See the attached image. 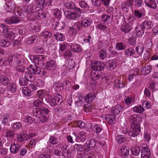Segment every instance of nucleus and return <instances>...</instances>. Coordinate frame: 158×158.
Instances as JSON below:
<instances>
[{"mask_svg":"<svg viewBox=\"0 0 158 158\" xmlns=\"http://www.w3.org/2000/svg\"><path fill=\"white\" fill-rule=\"evenodd\" d=\"M116 47L119 50H123L126 48V46L123 43H118L117 44Z\"/></svg>","mask_w":158,"mask_h":158,"instance_id":"60","label":"nucleus"},{"mask_svg":"<svg viewBox=\"0 0 158 158\" xmlns=\"http://www.w3.org/2000/svg\"><path fill=\"white\" fill-rule=\"evenodd\" d=\"M123 109V107L120 105L117 104L111 109V111L113 114L117 115L122 112Z\"/></svg>","mask_w":158,"mask_h":158,"instance_id":"11","label":"nucleus"},{"mask_svg":"<svg viewBox=\"0 0 158 158\" xmlns=\"http://www.w3.org/2000/svg\"><path fill=\"white\" fill-rule=\"evenodd\" d=\"M79 4L82 8L88 9L89 8L87 3L85 1H81L79 2Z\"/></svg>","mask_w":158,"mask_h":158,"instance_id":"61","label":"nucleus"},{"mask_svg":"<svg viewBox=\"0 0 158 158\" xmlns=\"http://www.w3.org/2000/svg\"><path fill=\"white\" fill-rule=\"evenodd\" d=\"M144 2L145 5L150 8L155 9L157 8V6L154 0H145Z\"/></svg>","mask_w":158,"mask_h":158,"instance_id":"16","label":"nucleus"},{"mask_svg":"<svg viewBox=\"0 0 158 158\" xmlns=\"http://www.w3.org/2000/svg\"><path fill=\"white\" fill-rule=\"evenodd\" d=\"M105 66L107 69L112 71L116 67V62L114 60H109L106 62Z\"/></svg>","mask_w":158,"mask_h":158,"instance_id":"10","label":"nucleus"},{"mask_svg":"<svg viewBox=\"0 0 158 158\" xmlns=\"http://www.w3.org/2000/svg\"><path fill=\"white\" fill-rule=\"evenodd\" d=\"M33 115L37 118H39L43 114L41 109L40 108H36L33 111Z\"/></svg>","mask_w":158,"mask_h":158,"instance_id":"28","label":"nucleus"},{"mask_svg":"<svg viewBox=\"0 0 158 158\" xmlns=\"http://www.w3.org/2000/svg\"><path fill=\"white\" fill-rule=\"evenodd\" d=\"M28 69L29 72L36 75L39 74L41 72L40 68L35 64L29 65Z\"/></svg>","mask_w":158,"mask_h":158,"instance_id":"8","label":"nucleus"},{"mask_svg":"<svg viewBox=\"0 0 158 158\" xmlns=\"http://www.w3.org/2000/svg\"><path fill=\"white\" fill-rule=\"evenodd\" d=\"M34 10L33 9V5L31 4L29 5L27 7L26 10V11L28 12V13L29 14H32V15H35V13L34 12H32V11Z\"/></svg>","mask_w":158,"mask_h":158,"instance_id":"51","label":"nucleus"},{"mask_svg":"<svg viewBox=\"0 0 158 158\" xmlns=\"http://www.w3.org/2000/svg\"><path fill=\"white\" fill-rule=\"evenodd\" d=\"M135 54V52L134 49L132 48H130L126 50L125 52V54L128 56H131Z\"/></svg>","mask_w":158,"mask_h":158,"instance_id":"33","label":"nucleus"},{"mask_svg":"<svg viewBox=\"0 0 158 158\" xmlns=\"http://www.w3.org/2000/svg\"><path fill=\"white\" fill-rule=\"evenodd\" d=\"M6 35H7V37L9 38L10 40H13L16 34L13 32L10 31L8 30V32H7Z\"/></svg>","mask_w":158,"mask_h":158,"instance_id":"53","label":"nucleus"},{"mask_svg":"<svg viewBox=\"0 0 158 158\" xmlns=\"http://www.w3.org/2000/svg\"><path fill=\"white\" fill-rule=\"evenodd\" d=\"M55 38H56V39L57 40L59 41H63L64 40V36L61 33H57L54 35Z\"/></svg>","mask_w":158,"mask_h":158,"instance_id":"58","label":"nucleus"},{"mask_svg":"<svg viewBox=\"0 0 158 158\" xmlns=\"http://www.w3.org/2000/svg\"><path fill=\"white\" fill-rule=\"evenodd\" d=\"M73 55L71 50H66L63 53V56L65 59H68L72 57Z\"/></svg>","mask_w":158,"mask_h":158,"instance_id":"42","label":"nucleus"},{"mask_svg":"<svg viewBox=\"0 0 158 158\" xmlns=\"http://www.w3.org/2000/svg\"><path fill=\"white\" fill-rule=\"evenodd\" d=\"M44 104L42 100L37 99L35 100L33 103V105L37 107L41 108Z\"/></svg>","mask_w":158,"mask_h":158,"instance_id":"45","label":"nucleus"},{"mask_svg":"<svg viewBox=\"0 0 158 158\" xmlns=\"http://www.w3.org/2000/svg\"><path fill=\"white\" fill-rule=\"evenodd\" d=\"M137 127H136L134 129L131 128V130L128 132H127L126 134H127V135L133 137L137 136L139 134V132L141 130L140 127H139V130H138Z\"/></svg>","mask_w":158,"mask_h":158,"instance_id":"13","label":"nucleus"},{"mask_svg":"<svg viewBox=\"0 0 158 158\" xmlns=\"http://www.w3.org/2000/svg\"><path fill=\"white\" fill-rule=\"evenodd\" d=\"M128 120L131 123V128L134 129L137 127L138 130H139L140 127V123L141 121V118L136 114L130 115L128 118Z\"/></svg>","mask_w":158,"mask_h":158,"instance_id":"1","label":"nucleus"},{"mask_svg":"<svg viewBox=\"0 0 158 158\" xmlns=\"http://www.w3.org/2000/svg\"><path fill=\"white\" fill-rule=\"evenodd\" d=\"M35 13V19H37L38 17L41 18H45L46 17V14L42 9H40L37 10Z\"/></svg>","mask_w":158,"mask_h":158,"instance_id":"15","label":"nucleus"},{"mask_svg":"<svg viewBox=\"0 0 158 158\" xmlns=\"http://www.w3.org/2000/svg\"><path fill=\"white\" fill-rule=\"evenodd\" d=\"M95 98L94 94L91 93L87 94L84 97V99L87 102H91L94 100Z\"/></svg>","mask_w":158,"mask_h":158,"instance_id":"18","label":"nucleus"},{"mask_svg":"<svg viewBox=\"0 0 158 158\" xmlns=\"http://www.w3.org/2000/svg\"><path fill=\"white\" fill-rule=\"evenodd\" d=\"M43 41L44 43L47 45H51L53 44V41L51 38H44Z\"/></svg>","mask_w":158,"mask_h":158,"instance_id":"63","label":"nucleus"},{"mask_svg":"<svg viewBox=\"0 0 158 158\" xmlns=\"http://www.w3.org/2000/svg\"><path fill=\"white\" fill-rule=\"evenodd\" d=\"M152 23L148 20H145L142 24L144 29H148L152 28L153 27Z\"/></svg>","mask_w":158,"mask_h":158,"instance_id":"26","label":"nucleus"},{"mask_svg":"<svg viewBox=\"0 0 158 158\" xmlns=\"http://www.w3.org/2000/svg\"><path fill=\"white\" fill-rule=\"evenodd\" d=\"M64 85V84L63 83H54L53 86L54 89L57 92H59L63 90Z\"/></svg>","mask_w":158,"mask_h":158,"instance_id":"30","label":"nucleus"},{"mask_svg":"<svg viewBox=\"0 0 158 158\" xmlns=\"http://www.w3.org/2000/svg\"><path fill=\"white\" fill-rule=\"evenodd\" d=\"M114 85L117 88H123L124 86V84L123 82L117 79L115 81Z\"/></svg>","mask_w":158,"mask_h":158,"instance_id":"40","label":"nucleus"},{"mask_svg":"<svg viewBox=\"0 0 158 158\" xmlns=\"http://www.w3.org/2000/svg\"><path fill=\"white\" fill-rule=\"evenodd\" d=\"M8 26L7 25L1 24L0 25V34L4 33V35H6V33L8 30Z\"/></svg>","mask_w":158,"mask_h":158,"instance_id":"32","label":"nucleus"},{"mask_svg":"<svg viewBox=\"0 0 158 158\" xmlns=\"http://www.w3.org/2000/svg\"><path fill=\"white\" fill-rule=\"evenodd\" d=\"M7 89L8 90L11 91L13 93H14L16 91V86L14 84H10L8 85Z\"/></svg>","mask_w":158,"mask_h":158,"instance_id":"57","label":"nucleus"},{"mask_svg":"<svg viewBox=\"0 0 158 158\" xmlns=\"http://www.w3.org/2000/svg\"><path fill=\"white\" fill-rule=\"evenodd\" d=\"M22 92L23 94L26 96H30L31 95V91L28 88L26 87L23 88Z\"/></svg>","mask_w":158,"mask_h":158,"instance_id":"52","label":"nucleus"},{"mask_svg":"<svg viewBox=\"0 0 158 158\" xmlns=\"http://www.w3.org/2000/svg\"><path fill=\"white\" fill-rule=\"evenodd\" d=\"M68 146L66 145L65 144L63 145L62 147V152L61 153V156H64V157H66V156L69 157L70 156L69 153V150L68 148Z\"/></svg>","mask_w":158,"mask_h":158,"instance_id":"24","label":"nucleus"},{"mask_svg":"<svg viewBox=\"0 0 158 158\" xmlns=\"http://www.w3.org/2000/svg\"><path fill=\"white\" fill-rule=\"evenodd\" d=\"M133 3V0H127L125 3H123L122 5L123 10L125 11H127L128 9L131 8Z\"/></svg>","mask_w":158,"mask_h":158,"instance_id":"14","label":"nucleus"},{"mask_svg":"<svg viewBox=\"0 0 158 158\" xmlns=\"http://www.w3.org/2000/svg\"><path fill=\"white\" fill-rule=\"evenodd\" d=\"M134 14L135 16L139 18H140L144 16V15L143 13H141L139 10H135Z\"/></svg>","mask_w":158,"mask_h":158,"instance_id":"62","label":"nucleus"},{"mask_svg":"<svg viewBox=\"0 0 158 158\" xmlns=\"http://www.w3.org/2000/svg\"><path fill=\"white\" fill-rule=\"evenodd\" d=\"M133 111L136 113H142L144 111L145 109L141 106H135L133 108Z\"/></svg>","mask_w":158,"mask_h":158,"instance_id":"36","label":"nucleus"},{"mask_svg":"<svg viewBox=\"0 0 158 158\" xmlns=\"http://www.w3.org/2000/svg\"><path fill=\"white\" fill-rule=\"evenodd\" d=\"M134 2V5L136 7L139 8L143 5V1L142 0H135Z\"/></svg>","mask_w":158,"mask_h":158,"instance_id":"50","label":"nucleus"},{"mask_svg":"<svg viewBox=\"0 0 158 158\" xmlns=\"http://www.w3.org/2000/svg\"><path fill=\"white\" fill-rule=\"evenodd\" d=\"M38 40V38L36 35L30 37L28 38L26 42L27 44H31L33 43H36Z\"/></svg>","mask_w":158,"mask_h":158,"instance_id":"29","label":"nucleus"},{"mask_svg":"<svg viewBox=\"0 0 158 158\" xmlns=\"http://www.w3.org/2000/svg\"><path fill=\"white\" fill-rule=\"evenodd\" d=\"M21 149L20 146L18 144H12L10 146V151L13 153H18Z\"/></svg>","mask_w":158,"mask_h":158,"instance_id":"20","label":"nucleus"},{"mask_svg":"<svg viewBox=\"0 0 158 158\" xmlns=\"http://www.w3.org/2000/svg\"><path fill=\"white\" fill-rule=\"evenodd\" d=\"M53 0H35L37 4L40 7L43 8L47 6H51Z\"/></svg>","mask_w":158,"mask_h":158,"instance_id":"5","label":"nucleus"},{"mask_svg":"<svg viewBox=\"0 0 158 158\" xmlns=\"http://www.w3.org/2000/svg\"><path fill=\"white\" fill-rule=\"evenodd\" d=\"M65 6L68 9H75L77 7H76L75 5L73 2L68 1L65 2Z\"/></svg>","mask_w":158,"mask_h":158,"instance_id":"35","label":"nucleus"},{"mask_svg":"<svg viewBox=\"0 0 158 158\" xmlns=\"http://www.w3.org/2000/svg\"><path fill=\"white\" fill-rule=\"evenodd\" d=\"M85 144L90 151L95 146L96 142L94 139H91L90 140H87Z\"/></svg>","mask_w":158,"mask_h":158,"instance_id":"19","label":"nucleus"},{"mask_svg":"<svg viewBox=\"0 0 158 158\" xmlns=\"http://www.w3.org/2000/svg\"><path fill=\"white\" fill-rule=\"evenodd\" d=\"M129 148L127 147L123 146L121 148L122 155L124 156H127L129 155Z\"/></svg>","mask_w":158,"mask_h":158,"instance_id":"38","label":"nucleus"},{"mask_svg":"<svg viewBox=\"0 0 158 158\" xmlns=\"http://www.w3.org/2000/svg\"><path fill=\"white\" fill-rule=\"evenodd\" d=\"M54 98L57 105H60L62 102V96L58 93L55 94Z\"/></svg>","mask_w":158,"mask_h":158,"instance_id":"31","label":"nucleus"},{"mask_svg":"<svg viewBox=\"0 0 158 158\" xmlns=\"http://www.w3.org/2000/svg\"><path fill=\"white\" fill-rule=\"evenodd\" d=\"M134 19L131 17L129 16L127 19H125V22L126 24L131 27L133 24V23L134 21Z\"/></svg>","mask_w":158,"mask_h":158,"instance_id":"54","label":"nucleus"},{"mask_svg":"<svg viewBox=\"0 0 158 158\" xmlns=\"http://www.w3.org/2000/svg\"><path fill=\"white\" fill-rule=\"evenodd\" d=\"M99 57L101 59L104 60L106 57V51L104 50H102L100 52Z\"/></svg>","mask_w":158,"mask_h":158,"instance_id":"64","label":"nucleus"},{"mask_svg":"<svg viewBox=\"0 0 158 158\" xmlns=\"http://www.w3.org/2000/svg\"><path fill=\"white\" fill-rule=\"evenodd\" d=\"M52 34V33L48 31H44L42 32L40 35L41 36H43L44 38H51Z\"/></svg>","mask_w":158,"mask_h":158,"instance_id":"41","label":"nucleus"},{"mask_svg":"<svg viewBox=\"0 0 158 158\" xmlns=\"http://www.w3.org/2000/svg\"><path fill=\"white\" fill-rule=\"evenodd\" d=\"M144 47L142 44H139L135 48L136 52L137 54L140 55L143 52Z\"/></svg>","mask_w":158,"mask_h":158,"instance_id":"46","label":"nucleus"},{"mask_svg":"<svg viewBox=\"0 0 158 158\" xmlns=\"http://www.w3.org/2000/svg\"><path fill=\"white\" fill-rule=\"evenodd\" d=\"M55 26L54 29L56 30H60L64 29L65 27V23L62 21H58L55 22Z\"/></svg>","mask_w":158,"mask_h":158,"instance_id":"22","label":"nucleus"},{"mask_svg":"<svg viewBox=\"0 0 158 158\" xmlns=\"http://www.w3.org/2000/svg\"><path fill=\"white\" fill-rule=\"evenodd\" d=\"M37 96L39 98L43 100L45 97V94L44 90H39L37 91Z\"/></svg>","mask_w":158,"mask_h":158,"instance_id":"43","label":"nucleus"},{"mask_svg":"<svg viewBox=\"0 0 158 158\" xmlns=\"http://www.w3.org/2000/svg\"><path fill=\"white\" fill-rule=\"evenodd\" d=\"M22 76H24L23 77L30 81H33L34 80V77H33V74L29 72H24Z\"/></svg>","mask_w":158,"mask_h":158,"instance_id":"21","label":"nucleus"},{"mask_svg":"<svg viewBox=\"0 0 158 158\" xmlns=\"http://www.w3.org/2000/svg\"><path fill=\"white\" fill-rule=\"evenodd\" d=\"M40 108L41 109V110L42 111H44V114H47L49 113L51 109L50 108L44 104L41 108Z\"/></svg>","mask_w":158,"mask_h":158,"instance_id":"47","label":"nucleus"},{"mask_svg":"<svg viewBox=\"0 0 158 158\" xmlns=\"http://www.w3.org/2000/svg\"><path fill=\"white\" fill-rule=\"evenodd\" d=\"M144 29L142 25H138L135 29V31L137 35L139 37H141L143 35Z\"/></svg>","mask_w":158,"mask_h":158,"instance_id":"25","label":"nucleus"},{"mask_svg":"<svg viewBox=\"0 0 158 158\" xmlns=\"http://www.w3.org/2000/svg\"><path fill=\"white\" fill-rule=\"evenodd\" d=\"M6 23L8 24H15L20 22V20L16 17L13 16L7 18L5 20Z\"/></svg>","mask_w":158,"mask_h":158,"instance_id":"12","label":"nucleus"},{"mask_svg":"<svg viewBox=\"0 0 158 158\" xmlns=\"http://www.w3.org/2000/svg\"><path fill=\"white\" fill-rule=\"evenodd\" d=\"M28 80L23 77H21L19 79V84L21 86H25L28 85Z\"/></svg>","mask_w":158,"mask_h":158,"instance_id":"49","label":"nucleus"},{"mask_svg":"<svg viewBox=\"0 0 158 158\" xmlns=\"http://www.w3.org/2000/svg\"><path fill=\"white\" fill-rule=\"evenodd\" d=\"M70 49L73 52H81L82 49L80 45L78 44H73L70 46Z\"/></svg>","mask_w":158,"mask_h":158,"instance_id":"23","label":"nucleus"},{"mask_svg":"<svg viewBox=\"0 0 158 158\" xmlns=\"http://www.w3.org/2000/svg\"><path fill=\"white\" fill-rule=\"evenodd\" d=\"M152 70L151 65H146L142 68L141 73L142 75H146L149 74L151 72Z\"/></svg>","mask_w":158,"mask_h":158,"instance_id":"17","label":"nucleus"},{"mask_svg":"<svg viewBox=\"0 0 158 158\" xmlns=\"http://www.w3.org/2000/svg\"><path fill=\"white\" fill-rule=\"evenodd\" d=\"M91 24V21L88 19H84L82 21L81 23L83 27H87L90 26Z\"/></svg>","mask_w":158,"mask_h":158,"instance_id":"48","label":"nucleus"},{"mask_svg":"<svg viewBox=\"0 0 158 158\" xmlns=\"http://www.w3.org/2000/svg\"><path fill=\"white\" fill-rule=\"evenodd\" d=\"M86 132L84 131H81L80 132L79 135L77 137L81 141L84 142L86 140Z\"/></svg>","mask_w":158,"mask_h":158,"instance_id":"39","label":"nucleus"},{"mask_svg":"<svg viewBox=\"0 0 158 158\" xmlns=\"http://www.w3.org/2000/svg\"><path fill=\"white\" fill-rule=\"evenodd\" d=\"M111 17L112 18L113 17V15L112 14H110V15H103L102 16V21L104 22H106L107 21L110 20Z\"/></svg>","mask_w":158,"mask_h":158,"instance_id":"56","label":"nucleus"},{"mask_svg":"<svg viewBox=\"0 0 158 158\" xmlns=\"http://www.w3.org/2000/svg\"><path fill=\"white\" fill-rule=\"evenodd\" d=\"M132 154L135 156H137L140 152V148L139 146H132L131 149Z\"/></svg>","mask_w":158,"mask_h":158,"instance_id":"27","label":"nucleus"},{"mask_svg":"<svg viewBox=\"0 0 158 158\" xmlns=\"http://www.w3.org/2000/svg\"><path fill=\"white\" fill-rule=\"evenodd\" d=\"M10 44V41L6 38L2 39L0 40V45L2 47H8Z\"/></svg>","mask_w":158,"mask_h":158,"instance_id":"34","label":"nucleus"},{"mask_svg":"<svg viewBox=\"0 0 158 158\" xmlns=\"http://www.w3.org/2000/svg\"><path fill=\"white\" fill-rule=\"evenodd\" d=\"M82 10L80 8H76V11L74 12L67 11L65 13L67 18L74 20H77L81 14Z\"/></svg>","mask_w":158,"mask_h":158,"instance_id":"2","label":"nucleus"},{"mask_svg":"<svg viewBox=\"0 0 158 158\" xmlns=\"http://www.w3.org/2000/svg\"><path fill=\"white\" fill-rule=\"evenodd\" d=\"M49 142L52 144H56L58 143V139L56 137L51 136L49 140Z\"/></svg>","mask_w":158,"mask_h":158,"instance_id":"59","label":"nucleus"},{"mask_svg":"<svg viewBox=\"0 0 158 158\" xmlns=\"http://www.w3.org/2000/svg\"><path fill=\"white\" fill-rule=\"evenodd\" d=\"M23 61V60L19 56H15V61L14 65L19 64H21Z\"/></svg>","mask_w":158,"mask_h":158,"instance_id":"55","label":"nucleus"},{"mask_svg":"<svg viewBox=\"0 0 158 158\" xmlns=\"http://www.w3.org/2000/svg\"><path fill=\"white\" fill-rule=\"evenodd\" d=\"M105 67V64L104 63L100 61L95 62L92 65V68L94 70L101 72L104 69Z\"/></svg>","mask_w":158,"mask_h":158,"instance_id":"4","label":"nucleus"},{"mask_svg":"<svg viewBox=\"0 0 158 158\" xmlns=\"http://www.w3.org/2000/svg\"><path fill=\"white\" fill-rule=\"evenodd\" d=\"M131 27L126 24L122 26L120 29L123 32L127 33L130 31Z\"/></svg>","mask_w":158,"mask_h":158,"instance_id":"37","label":"nucleus"},{"mask_svg":"<svg viewBox=\"0 0 158 158\" xmlns=\"http://www.w3.org/2000/svg\"><path fill=\"white\" fill-rule=\"evenodd\" d=\"M141 158H150L151 156L150 150L147 147H144L141 150Z\"/></svg>","mask_w":158,"mask_h":158,"instance_id":"7","label":"nucleus"},{"mask_svg":"<svg viewBox=\"0 0 158 158\" xmlns=\"http://www.w3.org/2000/svg\"><path fill=\"white\" fill-rule=\"evenodd\" d=\"M91 76L92 80L94 81H95L100 78L103 79L105 77L104 75H103L101 72L96 71L94 72H92Z\"/></svg>","mask_w":158,"mask_h":158,"instance_id":"6","label":"nucleus"},{"mask_svg":"<svg viewBox=\"0 0 158 158\" xmlns=\"http://www.w3.org/2000/svg\"><path fill=\"white\" fill-rule=\"evenodd\" d=\"M115 115L113 114L112 115H107V116L106 117V119L109 123H112L115 118Z\"/></svg>","mask_w":158,"mask_h":158,"instance_id":"44","label":"nucleus"},{"mask_svg":"<svg viewBox=\"0 0 158 158\" xmlns=\"http://www.w3.org/2000/svg\"><path fill=\"white\" fill-rule=\"evenodd\" d=\"M46 68L49 71H53L56 69V62L53 60L47 62L46 65Z\"/></svg>","mask_w":158,"mask_h":158,"instance_id":"9","label":"nucleus"},{"mask_svg":"<svg viewBox=\"0 0 158 158\" xmlns=\"http://www.w3.org/2000/svg\"><path fill=\"white\" fill-rule=\"evenodd\" d=\"M4 9L7 12H12L16 9V6L13 0H5Z\"/></svg>","mask_w":158,"mask_h":158,"instance_id":"3","label":"nucleus"}]
</instances>
